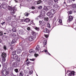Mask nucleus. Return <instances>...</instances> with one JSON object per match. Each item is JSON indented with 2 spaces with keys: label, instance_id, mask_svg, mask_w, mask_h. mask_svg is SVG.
<instances>
[{
  "label": "nucleus",
  "instance_id": "7ed1b4c3",
  "mask_svg": "<svg viewBox=\"0 0 76 76\" xmlns=\"http://www.w3.org/2000/svg\"><path fill=\"white\" fill-rule=\"evenodd\" d=\"M47 15L49 16L50 18H53L54 16V14H51V13H50V12H48L47 13Z\"/></svg>",
  "mask_w": 76,
  "mask_h": 76
},
{
  "label": "nucleus",
  "instance_id": "c756f323",
  "mask_svg": "<svg viewBox=\"0 0 76 76\" xmlns=\"http://www.w3.org/2000/svg\"><path fill=\"white\" fill-rule=\"evenodd\" d=\"M44 20L48 21V17H46L44 18Z\"/></svg>",
  "mask_w": 76,
  "mask_h": 76
},
{
  "label": "nucleus",
  "instance_id": "4468645a",
  "mask_svg": "<svg viewBox=\"0 0 76 76\" xmlns=\"http://www.w3.org/2000/svg\"><path fill=\"white\" fill-rule=\"evenodd\" d=\"M11 15H14L15 13V10L14 9H12L11 10Z\"/></svg>",
  "mask_w": 76,
  "mask_h": 76
},
{
  "label": "nucleus",
  "instance_id": "de8ad7c7",
  "mask_svg": "<svg viewBox=\"0 0 76 76\" xmlns=\"http://www.w3.org/2000/svg\"><path fill=\"white\" fill-rule=\"evenodd\" d=\"M42 6H39L38 7V9H42Z\"/></svg>",
  "mask_w": 76,
  "mask_h": 76
},
{
  "label": "nucleus",
  "instance_id": "9b49d317",
  "mask_svg": "<svg viewBox=\"0 0 76 76\" xmlns=\"http://www.w3.org/2000/svg\"><path fill=\"white\" fill-rule=\"evenodd\" d=\"M50 12L52 14L54 15L56 13V11L54 9H52L50 10Z\"/></svg>",
  "mask_w": 76,
  "mask_h": 76
},
{
  "label": "nucleus",
  "instance_id": "79ce46f5",
  "mask_svg": "<svg viewBox=\"0 0 76 76\" xmlns=\"http://www.w3.org/2000/svg\"><path fill=\"white\" fill-rule=\"evenodd\" d=\"M35 19L36 20H39V17L38 16Z\"/></svg>",
  "mask_w": 76,
  "mask_h": 76
},
{
  "label": "nucleus",
  "instance_id": "c9c22d12",
  "mask_svg": "<svg viewBox=\"0 0 76 76\" xmlns=\"http://www.w3.org/2000/svg\"><path fill=\"white\" fill-rule=\"evenodd\" d=\"M25 5V3L24 2H23L22 3L20 4V6H24Z\"/></svg>",
  "mask_w": 76,
  "mask_h": 76
},
{
  "label": "nucleus",
  "instance_id": "49530a36",
  "mask_svg": "<svg viewBox=\"0 0 76 76\" xmlns=\"http://www.w3.org/2000/svg\"><path fill=\"white\" fill-rule=\"evenodd\" d=\"M3 35V32L2 31L0 32V36H1Z\"/></svg>",
  "mask_w": 76,
  "mask_h": 76
},
{
  "label": "nucleus",
  "instance_id": "0eeeda50",
  "mask_svg": "<svg viewBox=\"0 0 76 76\" xmlns=\"http://www.w3.org/2000/svg\"><path fill=\"white\" fill-rule=\"evenodd\" d=\"M2 5H3V9H6L7 7V4L6 3H3Z\"/></svg>",
  "mask_w": 76,
  "mask_h": 76
},
{
  "label": "nucleus",
  "instance_id": "a18cd8bd",
  "mask_svg": "<svg viewBox=\"0 0 76 76\" xmlns=\"http://www.w3.org/2000/svg\"><path fill=\"white\" fill-rule=\"evenodd\" d=\"M27 30L28 31H31V28L30 27H28L27 28Z\"/></svg>",
  "mask_w": 76,
  "mask_h": 76
},
{
  "label": "nucleus",
  "instance_id": "dca6fc26",
  "mask_svg": "<svg viewBox=\"0 0 76 76\" xmlns=\"http://www.w3.org/2000/svg\"><path fill=\"white\" fill-rule=\"evenodd\" d=\"M53 3H54L53 1H49L48 3L50 5V6H52V5H53Z\"/></svg>",
  "mask_w": 76,
  "mask_h": 76
},
{
  "label": "nucleus",
  "instance_id": "20e7f679",
  "mask_svg": "<svg viewBox=\"0 0 76 76\" xmlns=\"http://www.w3.org/2000/svg\"><path fill=\"white\" fill-rule=\"evenodd\" d=\"M50 9V7L49 6L46 7V6H44V7L43 8V10H46V11H48V10H49Z\"/></svg>",
  "mask_w": 76,
  "mask_h": 76
},
{
  "label": "nucleus",
  "instance_id": "423d86ee",
  "mask_svg": "<svg viewBox=\"0 0 76 76\" xmlns=\"http://www.w3.org/2000/svg\"><path fill=\"white\" fill-rule=\"evenodd\" d=\"M12 56L13 58H11L12 61H13L14 60H16L18 58V55H13Z\"/></svg>",
  "mask_w": 76,
  "mask_h": 76
},
{
  "label": "nucleus",
  "instance_id": "393cba45",
  "mask_svg": "<svg viewBox=\"0 0 76 76\" xmlns=\"http://www.w3.org/2000/svg\"><path fill=\"white\" fill-rule=\"evenodd\" d=\"M16 51H13L12 53V55L11 56H13L16 55Z\"/></svg>",
  "mask_w": 76,
  "mask_h": 76
},
{
  "label": "nucleus",
  "instance_id": "473e14b6",
  "mask_svg": "<svg viewBox=\"0 0 76 76\" xmlns=\"http://www.w3.org/2000/svg\"><path fill=\"white\" fill-rule=\"evenodd\" d=\"M47 27L49 29L51 28V26H50V23H47Z\"/></svg>",
  "mask_w": 76,
  "mask_h": 76
},
{
  "label": "nucleus",
  "instance_id": "13d9d810",
  "mask_svg": "<svg viewBox=\"0 0 76 76\" xmlns=\"http://www.w3.org/2000/svg\"><path fill=\"white\" fill-rule=\"evenodd\" d=\"M48 54L49 55V56H51V54H50V53H48H48H46V54Z\"/></svg>",
  "mask_w": 76,
  "mask_h": 76
},
{
  "label": "nucleus",
  "instance_id": "e2e57ef3",
  "mask_svg": "<svg viewBox=\"0 0 76 76\" xmlns=\"http://www.w3.org/2000/svg\"><path fill=\"white\" fill-rule=\"evenodd\" d=\"M31 13H33V14H34V13H35V11H32L31 12Z\"/></svg>",
  "mask_w": 76,
  "mask_h": 76
},
{
  "label": "nucleus",
  "instance_id": "37998d69",
  "mask_svg": "<svg viewBox=\"0 0 76 76\" xmlns=\"http://www.w3.org/2000/svg\"><path fill=\"white\" fill-rule=\"evenodd\" d=\"M29 73L30 75H32L33 73V71H31L29 72Z\"/></svg>",
  "mask_w": 76,
  "mask_h": 76
},
{
  "label": "nucleus",
  "instance_id": "5fc2aeb1",
  "mask_svg": "<svg viewBox=\"0 0 76 76\" xmlns=\"http://www.w3.org/2000/svg\"><path fill=\"white\" fill-rule=\"evenodd\" d=\"M3 8V4H1L0 5V9H1V8Z\"/></svg>",
  "mask_w": 76,
  "mask_h": 76
},
{
  "label": "nucleus",
  "instance_id": "f3484780",
  "mask_svg": "<svg viewBox=\"0 0 76 76\" xmlns=\"http://www.w3.org/2000/svg\"><path fill=\"white\" fill-rule=\"evenodd\" d=\"M34 39V37L32 36L29 37L28 40L29 41H32Z\"/></svg>",
  "mask_w": 76,
  "mask_h": 76
},
{
  "label": "nucleus",
  "instance_id": "c03bdc74",
  "mask_svg": "<svg viewBox=\"0 0 76 76\" xmlns=\"http://www.w3.org/2000/svg\"><path fill=\"white\" fill-rule=\"evenodd\" d=\"M14 39L16 41L18 39V38L17 37H15L14 38Z\"/></svg>",
  "mask_w": 76,
  "mask_h": 76
},
{
  "label": "nucleus",
  "instance_id": "2f4dec72",
  "mask_svg": "<svg viewBox=\"0 0 76 76\" xmlns=\"http://www.w3.org/2000/svg\"><path fill=\"white\" fill-rule=\"evenodd\" d=\"M34 29H35L36 31H39V27H36L34 28Z\"/></svg>",
  "mask_w": 76,
  "mask_h": 76
},
{
  "label": "nucleus",
  "instance_id": "bb28decb",
  "mask_svg": "<svg viewBox=\"0 0 76 76\" xmlns=\"http://www.w3.org/2000/svg\"><path fill=\"white\" fill-rule=\"evenodd\" d=\"M29 52L30 53H34V50L31 49L29 50Z\"/></svg>",
  "mask_w": 76,
  "mask_h": 76
},
{
  "label": "nucleus",
  "instance_id": "2eb2a0df",
  "mask_svg": "<svg viewBox=\"0 0 76 76\" xmlns=\"http://www.w3.org/2000/svg\"><path fill=\"white\" fill-rule=\"evenodd\" d=\"M31 20H30L29 18H26L25 20H24L25 22H26V23L29 22Z\"/></svg>",
  "mask_w": 76,
  "mask_h": 76
},
{
  "label": "nucleus",
  "instance_id": "bf43d9fd",
  "mask_svg": "<svg viewBox=\"0 0 76 76\" xmlns=\"http://www.w3.org/2000/svg\"><path fill=\"white\" fill-rule=\"evenodd\" d=\"M10 48L11 50H12L13 49V46H11Z\"/></svg>",
  "mask_w": 76,
  "mask_h": 76
},
{
  "label": "nucleus",
  "instance_id": "0e129e2a",
  "mask_svg": "<svg viewBox=\"0 0 76 76\" xmlns=\"http://www.w3.org/2000/svg\"><path fill=\"white\" fill-rule=\"evenodd\" d=\"M14 1L15 2V3H18V1H17L16 0H14Z\"/></svg>",
  "mask_w": 76,
  "mask_h": 76
},
{
  "label": "nucleus",
  "instance_id": "a19ab883",
  "mask_svg": "<svg viewBox=\"0 0 76 76\" xmlns=\"http://www.w3.org/2000/svg\"><path fill=\"white\" fill-rule=\"evenodd\" d=\"M4 50H7V47H6V46L5 45L4 46Z\"/></svg>",
  "mask_w": 76,
  "mask_h": 76
},
{
  "label": "nucleus",
  "instance_id": "58836bf2",
  "mask_svg": "<svg viewBox=\"0 0 76 76\" xmlns=\"http://www.w3.org/2000/svg\"><path fill=\"white\" fill-rule=\"evenodd\" d=\"M44 44L45 45H47V40H45L43 42Z\"/></svg>",
  "mask_w": 76,
  "mask_h": 76
},
{
  "label": "nucleus",
  "instance_id": "aec40b11",
  "mask_svg": "<svg viewBox=\"0 0 76 76\" xmlns=\"http://www.w3.org/2000/svg\"><path fill=\"white\" fill-rule=\"evenodd\" d=\"M49 32V31L48 30V29L47 28H45L44 30V32H45L46 33H48Z\"/></svg>",
  "mask_w": 76,
  "mask_h": 76
},
{
  "label": "nucleus",
  "instance_id": "864d4df0",
  "mask_svg": "<svg viewBox=\"0 0 76 76\" xmlns=\"http://www.w3.org/2000/svg\"><path fill=\"white\" fill-rule=\"evenodd\" d=\"M34 56L36 57H37V56H38V54L35 53L34 54Z\"/></svg>",
  "mask_w": 76,
  "mask_h": 76
},
{
  "label": "nucleus",
  "instance_id": "3c124183",
  "mask_svg": "<svg viewBox=\"0 0 76 76\" xmlns=\"http://www.w3.org/2000/svg\"><path fill=\"white\" fill-rule=\"evenodd\" d=\"M69 14H70V15H71L72 14V11H70L69 12Z\"/></svg>",
  "mask_w": 76,
  "mask_h": 76
},
{
  "label": "nucleus",
  "instance_id": "052dcab7",
  "mask_svg": "<svg viewBox=\"0 0 76 76\" xmlns=\"http://www.w3.org/2000/svg\"><path fill=\"white\" fill-rule=\"evenodd\" d=\"M64 6H67V5L66 4V2H64Z\"/></svg>",
  "mask_w": 76,
  "mask_h": 76
},
{
  "label": "nucleus",
  "instance_id": "4be33fe9",
  "mask_svg": "<svg viewBox=\"0 0 76 76\" xmlns=\"http://www.w3.org/2000/svg\"><path fill=\"white\" fill-rule=\"evenodd\" d=\"M7 20L8 22H10L11 21V18L8 17L7 18Z\"/></svg>",
  "mask_w": 76,
  "mask_h": 76
},
{
  "label": "nucleus",
  "instance_id": "6ab92c4d",
  "mask_svg": "<svg viewBox=\"0 0 76 76\" xmlns=\"http://www.w3.org/2000/svg\"><path fill=\"white\" fill-rule=\"evenodd\" d=\"M6 67H3V68L2 69V71L1 72V73L2 74H3V73H4V71H6Z\"/></svg>",
  "mask_w": 76,
  "mask_h": 76
},
{
  "label": "nucleus",
  "instance_id": "b1692460",
  "mask_svg": "<svg viewBox=\"0 0 76 76\" xmlns=\"http://www.w3.org/2000/svg\"><path fill=\"white\" fill-rule=\"evenodd\" d=\"M12 28H12V31L14 32H16V29L15 28L13 27V26H12Z\"/></svg>",
  "mask_w": 76,
  "mask_h": 76
},
{
  "label": "nucleus",
  "instance_id": "680f3d73",
  "mask_svg": "<svg viewBox=\"0 0 76 76\" xmlns=\"http://www.w3.org/2000/svg\"><path fill=\"white\" fill-rule=\"evenodd\" d=\"M45 53H47V52H48V51H47V50H45L44 51Z\"/></svg>",
  "mask_w": 76,
  "mask_h": 76
},
{
  "label": "nucleus",
  "instance_id": "a878e982",
  "mask_svg": "<svg viewBox=\"0 0 76 76\" xmlns=\"http://www.w3.org/2000/svg\"><path fill=\"white\" fill-rule=\"evenodd\" d=\"M8 9L9 10H12V7L10 6H8Z\"/></svg>",
  "mask_w": 76,
  "mask_h": 76
},
{
  "label": "nucleus",
  "instance_id": "1a4fd4ad",
  "mask_svg": "<svg viewBox=\"0 0 76 76\" xmlns=\"http://www.w3.org/2000/svg\"><path fill=\"white\" fill-rule=\"evenodd\" d=\"M21 49V47H19L18 48V49L17 51V52L18 54H20V53H21V52H22V50Z\"/></svg>",
  "mask_w": 76,
  "mask_h": 76
},
{
  "label": "nucleus",
  "instance_id": "4c0bfd02",
  "mask_svg": "<svg viewBox=\"0 0 76 76\" xmlns=\"http://www.w3.org/2000/svg\"><path fill=\"white\" fill-rule=\"evenodd\" d=\"M45 27V25H43L41 26V28H42V29L44 30V28Z\"/></svg>",
  "mask_w": 76,
  "mask_h": 76
},
{
  "label": "nucleus",
  "instance_id": "39448f33",
  "mask_svg": "<svg viewBox=\"0 0 76 76\" xmlns=\"http://www.w3.org/2000/svg\"><path fill=\"white\" fill-rule=\"evenodd\" d=\"M53 9H55V10H57V9L59 8V6L56 4H54L53 6Z\"/></svg>",
  "mask_w": 76,
  "mask_h": 76
},
{
  "label": "nucleus",
  "instance_id": "9d476101",
  "mask_svg": "<svg viewBox=\"0 0 76 76\" xmlns=\"http://www.w3.org/2000/svg\"><path fill=\"white\" fill-rule=\"evenodd\" d=\"M73 17L72 16H70L69 17V19L67 20V22L68 23L70 22V21H72L73 20Z\"/></svg>",
  "mask_w": 76,
  "mask_h": 76
},
{
  "label": "nucleus",
  "instance_id": "6e6d98bb",
  "mask_svg": "<svg viewBox=\"0 0 76 76\" xmlns=\"http://www.w3.org/2000/svg\"><path fill=\"white\" fill-rule=\"evenodd\" d=\"M54 1L56 3H58V0H54Z\"/></svg>",
  "mask_w": 76,
  "mask_h": 76
},
{
  "label": "nucleus",
  "instance_id": "774afa93",
  "mask_svg": "<svg viewBox=\"0 0 76 76\" xmlns=\"http://www.w3.org/2000/svg\"><path fill=\"white\" fill-rule=\"evenodd\" d=\"M73 12H74V13H76V11L73 10Z\"/></svg>",
  "mask_w": 76,
  "mask_h": 76
},
{
  "label": "nucleus",
  "instance_id": "ddd939ff",
  "mask_svg": "<svg viewBox=\"0 0 76 76\" xmlns=\"http://www.w3.org/2000/svg\"><path fill=\"white\" fill-rule=\"evenodd\" d=\"M19 34H21V35H23L24 34V31L22 30H20L19 31Z\"/></svg>",
  "mask_w": 76,
  "mask_h": 76
},
{
  "label": "nucleus",
  "instance_id": "69168bd1",
  "mask_svg": "<svg viewBox=\"0 0 76 76\" xmlns=\"http://www.w3.org/2000/svg\"><path fill=\"white\" fill-rule=\"evenodd\" d=\"M9 33V32H8V33H4V35H6V34H7V35H8V33Z\"/></svg>",
  "mask_w": 76,
  "mask_h": 76
},
{
  "label": "nucleus",
  "instance_id": "4d7b16f0",
  "mask_svg": "<svg viewBox=\"0 0 76 76\" xmlns=\"http://www.w3.org/2000/svg\"><path fill=\"white\" fill-rule=\"evenodd\" d=\"M72 0H68V3H70L72 2Z\"/></svg>",
  "mask_w": 76,
  "mask_h": 76
},
{
  "label": "nucleus",
  "instance_id": "f8f14e48",
  "mask_svg": "<svg viewBox=\"0 0 76 76\" xmlns=\"http://www.w3.org/2000/svg\"><path fill=\"white\" fill-rule=\"evenodd\" d=\"M75 72L74 71H72L69 74V76H74Z\"/></svg>",
  "mask_w": 76,
  "mask_h": 76
},
{
  "label": "nucleus",
  "instance_id": "c85d7f7f",
  "mask_svg": "<svg viewBox=\"0 0 76 76\" xmlns=\"http://www.w3.org/2000/svg\"><path fill=\"white\" fill-rule=\"evenodd\" d=\"M15 42H16V41L15 39H13L12 41L11 44H14Z\"/></svg>",
  "mask_w": 76,
  "mask_h": 76
},
{
  "label": "nucleus",
  "instance_id": "f704fd0d",
  "mask_svg": "<svg viewBox=\"0 0 76 76\" xmlns=\"http://www.w3.org/2000/svg\"><path fill=\"white\" fill-rule=\"evenodd\" d=\"M18 69H14V71L16 73H18Z\"/></svg>",
  "mask_w": 76,
  "mask_h": 76
},
{
  "label": "nucleus",
  "instance_id": "6e6552de",
  "mask_svg": "<svg viewBox=\"0 0 76 76\" xmlns=\"http://www.w3.org/2000/svg\"><path fill=\"white\" fill-rule=\"evenodd\" d=\"M12 66L14 67H18V63L17 62H13L12 64Z\"/></svg>",
  "mask_w": 76,
  "mask_h": 76
},
{
  "label": "nucleus",
  "instance_id": "f257e3e1",
  "mask_svg": "<svg viewBox=\"0 0 76 76\" xmlns=\"http://www.w3.org/2000/svg\"><path fill=\"white\" fill-rule=\"evenodd\" d=\"M1 56L2 57V61H6V54L5 53H2Z\"/></svg>",
  "mask_w": 76,
  "mask_h": 76
},
{
  "label": "nucleus",
  "instance_id": "5701e85b",
  "mask_svg": "<svg viewBox=\"0 0 76 76\" xmlns=\"http://www.w3.org/2000/svg\"><path fill=\"white\" fill-rule=\"evenodd\" d=\"M37 3V4H41V3H42V1H41V0H39L37 2L35 1V2H34V3Z\"/></svg>",
  "mask_w": 76,
  "mask_h": 76
},
{
  "label": "nucleus",
  "instance_id": "f03ea898",
  "mask_svg": "<svg viewBox=\"0 0 76 76\" xmlns=\"http://www.w3.org/2000/svg\"><path fill=\"white\" fill-rule=\"evenodd\" d=\"M55 25H63V24H62V20L61 19H60L59 20V21H56V22Z\"/></svg>",
  "mask_w": 76,
  "mask_h": 76
},
{
  "label": "nucleus",
  "instance_id": "a211bd4d",
  "mask_svg": "<svg viewBox=\"0 0 76 76\" xmlns=\"http://www.w3.org/2000/svg\"><path fill=\"white\" fill-rule=\"evenodd\" d=\"M24 74L23 72L22 71H21L19 73V76H23Z\"/></svg>",
  "mask_w": 76,
  "mask_h": 76
},
{
  "label": "nucleus",
  "instance_id": "338daca9",
  "mask_svg": "<svg viewBox=\"0 0 76 76\" xmlns=\"http://www.w3.org/2000/svg\"><path fill=\"white\" fill-rule=\"evenodd\" d=\"M45 37L46 38H48V35H45Z\"/></svg>",
  "mask_w": 76,
  "mask_h": 76
},
{
  "label": "nucleus",
  "instance_id": "8fccbe9b",
  "mask_svg": "<svg viewBox=\"0 0 76 76\" xmlns=\"http://www.w3.org/2000/svg\"><path fill=\"white\" fill-rule=\"evenodd\" d=\"M29 60H30V61H35V58L30 59Z\"/></svg>",
  "mask_w": 76,
  "mask_h": 76
},
{
  "label": "nucleus",
  "instance_id": "09e8293b",
  "mask_svg": "<svg viewBox=\"0 0 76 76\" xmlns=\"http://www.w3.org/2000/svg\"><path fill=\"white\" fill-rule=\"evenodd\" d=\"M16 59L18 61H20V58H17Z\"/></svg>",
  "mask_w": 76,
  "mask_h": 76
},
{
  "label": "nucleus",
  "instance_id": "7c9ffc66",
  "mask_svg": "<svg viewBox=\"0 0 76 76\" xmlns=\"http://www.w3.org/2000/svg\"><path fill=\"white\" fill-rule=\"evenodd\" d=\"M44 17V16L42 15H40L39 16V17L40 18V19H42Z\"/></svg>",
  "mask_w": 76,
  "mask_h": 76
},
{
  "label": "nucleus",
  "instance_id": "e433bc0d",
  "mask_svg": "<svg viewBox=\"0 0 76 76\" xmlns=\"http://www.w3.org/2000/svg\"><path fill=\"white\" fill-rule=\"evenodd\" d=\"M31 63H32L30 61H28L26 63V64H27V65H28V64H31Z\"/></svg>",
  "mask_w": 76,
  "mask_h": 76
},
{
  "label": "nucleus",
  "instance_id": "412c9836",
  "mask_svg": "<svg viewBox=\"0 0 76 76\" xmlns=\"http://www.w3.org/2000/svg\"><path fill=\"white\" fill-rule=\"evenodd\" d=\"M39 25H42L44 23L43 21H39Z\"/></svg>",
  "mask_w": 76,
  "mask_h": 76
},
{
  "label": "nucleus",
  "instance_id": "cd10ccee",
  "mask_svg": "<svg viewBox=\"0 0 76 76\" xmlns=\"http://www.w3.org/2000/svg\"><path fill=\"white\" fill-rule=\"evenodd\" d=\"M39 46L38 45H37L36 48L35 50H37V51H39Z\"/></svg>",
  "mask_w": 76,
  "mask_h": 76
},
{
  "label": "nucleus",
  "instance_id": "ea45409f",
  "mask_svg": "<svg viewBox=\"0 0 76 76\" xmlns=\"http://www.w3.org/2000/svg\"><path fill=\"white\" fill-rule=\"evenodd\" d=\"M9 71H6V73H5L6 75H9Z\"/></svg>",
  "mask_w": 76,
  "mask_h": 76
},
{
  "label": "nucleus",
  "instance_id": "603ef678",
  "mask_svg": "<svg viewBox=\"0 0 76 76\" xmlns=\"http://www.w3.org/2000/svg\"><path fill=\"white\" fill-rule=\"evenodd\" d=\"M31 9L34 10L35 9V7L34 6H32L31 7Z\"/></svg>",
  "mask_w": 76,
  "mask_h": 76
},
{
  "label": "nucleus",
  "instance_id": "72a5a7b5",
  "mask_svg": "<svg viewBox=\"0 0 76 76\" xmlns=\"http://www.w3.org/2000/svg\"><path fill=\"white\" fill-rule=\"evenodd\" d=\"M72 7L75 8L76 7V4H72Z\"/></svg>",
  "mask_w": 76,
  "mask_h": 76
}]
</instances>
